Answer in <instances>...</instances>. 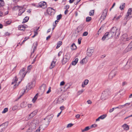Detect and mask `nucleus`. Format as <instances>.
Segmentation results:
<instances>
[{
  "label": "nucleus",
  "instance_id": "412c9836",
  "mask_svg": "<svg viewBox=\"0 0 132 132\" xmlns=\"http://www.w3.org/2000/svg\"><path fill=\"white\" fill-rule=\"evenodd\" d=\"M124 130H128L129 129V126L127 124L125 123L122 126Z\"/></svg>",
  "mask_w": 132,
  "mask_h": 132
},
{
  "label": "nucleus",
  "instance_id": "4468645a",
  "mask_svg": "<svg viewBox=\"0 0 132 132\" xmlns=\"http://www.w3.org/2000/svg\"><path fill=\"white\" fill-rule=\"evenodd\" d=\"M110 37L111 36L110 35V33L107 32L104 34L102 38V40H104L106 39H108L110 38Z\"/></svg>",
  "mask_w": 132,
  "mask_h": 132
},
{
  "label": "nucleus",
  "instance_id": "79ce46f5",
  "mask_svg": "<svg viewBox=\"0 0 132 132\" xmlns=\"http://www.w3.org/2000/svg\"><path fill=\"white\" fill-rule=\"evenodd\" d=\"M62 17V15L61 14L58 15L57 16L56 18L57 20H59L61 19Z\"/></svg>",
  "mask_w": 132,
  "mask_h": 132
},
{
  "label": "nucleus",
  "instance_id": "e433bc0d",
  "mask_svg": "<svg viewBox=\"0 0 132 132\" xmlns=\"http://www.w3.org/2000/svg\"><path fill=\"white\" fill-rule=\"evenodd\" d=\"M125 3H123L121 6L120 7V8L121 10H123L125 6Z\"/></svg>",
  "mask_w": 132,
  "mask_h": 132
},
{
  "label": "nucleus",
  "instance_id": "4be33fe9",
  "mask_svg": "<svg viewBox=\"0 0 132 132\" xmlns=\"http://www.w3.org/2000/svg\"><path fill=\"white\" fill-rule=\"evenodd\" d=\"M55 64L56 62H55L54 61H52L50 67V69H51L53 68L55 66Z\"/></svg>",
  "mask_w": 132,
  "mask_h": 132
},
{
  "label": "nucleus",
  "instance_id": "8fccbe9b",
  "mask_svg": "<svg viewBox=\"0 0 132 132\" xmlns=\"http://www.w3.org/2000/svg\"><path fill=\"white\" fill-rule=\"evenodd\" d=\"M11 21H8L6 22V25L9 24L11 23Z\"/></svg>",
  "mask_w": 132,
  "mask_h": 132
},
{
  "label": "nucleus",
  "instance_id": "0e129e2a",
  "mask_svg": "<svg viewBox=\"0 0 132 132\" xmlns=\"http://www.w3.org/2000/svg\"><path fill=\"white\" fill-rule=\"evenodd\" d=\"M40 129L38 128L34 132H40Z\"/></svg>",
  "mask_w": 132,
  "mask_h": 132
},
{
  "label": "nucleus",
  "instance_id": "393cba45",
  "mask_svg": "<svg viewBox=\"0 0 132 132\" xmlns=\"http://www.w3.org/2000/svg\"><path fill=\"white\" fill-rule=\"evenodd\" d=\"M87 62V60L86 59V57L83 59L80 62V63L81 64L83 65L84 64L86 63Z\"/></svg>",
  "mask_w": 132,
  "mask_h": 132
},
{
  "label": "nucleus",
  "instance_id": "bf43d9fd",
  "mask_svg": "<svg viewBox=\"0 0 132 132\" xmlns=\"http://www.w3.org/2000/svg\"><path fill=\"white\" fill-rule=\"evenodd\" d=\"M32 65H29L28 67V70H30V69L32 68Z\"/></svg>",
  "mask_w": 132,
  "mask_h": 132
},
{
  "label": "nucleus",
  "instance_id": "aec40b11",
  "mask_svg": "<svg viewBox=\"0 0 132 132\" xmlns=\"http://www.w3.org/2000/svg\"><path fill=\"white\" fill-rule=\"evenodd\" d=\"M88 82V80H85L84 82L82 83L81 85L82 87L84 88L85 87V85H86Z\"/></svg>",
  "mask_w": 132,
  "mask_h": 132
},
{
  "label": "nucleus",
  "instance_id": "f257e3e1",
  "mask_svg": "<svg viewBox=\"0 0 132 132\" xmlns=\"http://www.w3.org/2000/svg\"><path fill=\"white\" fill-rule=\"evenodd\" d=\"M38 121L37 119L29 121L28 123L29 128L26 132H32L38 126Z\"/></svg>",
  "mask_w": 132,
  "mask_h": 132
},
{
  "label": "nucleus",
  "instance_id": "a878e982",
  "mask_svg": "<svg viewBox=\"0 0 132 132\" xmlns=\"http://www.w3.org/2000/svg\"><path fill=\"white\" fill-rule=\"evenodd\" d=\"M25 28V27L23 25H20L19 26L18 29L19 30H24Z\"/></svg>",
  "mask_w": 132,
  "mask_h": 132
},
{
  "label": "nucleus",
  "instance_id": "cd10ccee",
  "mask_svg": "<svg viewBox=\"0 0 132 132\" xmlns=\"http://www.w3.org/2000/svg\"><path fill=\"white\" fill-rule=\"evenodd\" d=\"M71 49L72 50H74L76 49L77 47L75 44L73 43L71 46Z\"/></svg>",
  "mask_w": 132,
  "mask_h": 132
},
{
  "label": "nucleus",
  "instance_id": "7ed1b4c3",
  "mask_svg": "<svg viewBox=\"0 0 132 132\" xmlns=\"http://www.w3.org/2000/svg\"><path fill=\"white\" fill-rule=\"evenodd\" d=\"M110 90L107 89L103 92L102 93L101 99L102 100H104L107 98L110 94Z\"/></svg>",
  "mask_w": 132,
  "mask_h": 132
},
{
  "label": "nucleus",
  "instance_id": "6ab92c4d",
  "mask_svg": "<svg viewBox=\"0 0 132 132\" xmlns=\"http://www.w3.org/2000/svg\"><path fill=\"white\" fill-rule=\"evenodd\" d=\"M46 87V85L45 84H43L42 85L40 88L41 92L43 93L45 91Z\"/></svg>",
  "mask_w": 132,
  "mask_h": 132
},
{
  "label": "nucleus",
  "instance_id": "473e14b6",
  "mask_svg": "<svg viewBox=\"0 0 132 132\" xmlns=\"http://www.w3.org/2000/svg\"><path fill=\"white\" fill-rule=\"evenodd\" d=\"M54 10L53 9H52V8L51 7H49L48 8L47 10V13H48V14H50V13H51V11L52 10Z\"/></svg>",
  "mask_w": 132,
  "mask_h": 132
},
{
  "label": "nucleus",
  "instance_id": "3c124183",
  "mask_svg": "<svg viewBox=\"0 0 132 132\" xmlns=\"http://www.w3.org/2000/svg\"><path fill=\"white\" fill-rule=\"evenodd\" d=\"M88 32L86 31L83 33V35L84 36H86L87 35H88Z\"/></svg>",
  "mask_w": 132,
  "mask_h": 132
},
{
  "label": "nucleus",
  "instance_id": "de8ad7c7",
  "mask_svg": "<svg viewBox=\"0 0 132 132\" xmlns=\"http://www.w3.org/2000/svg\"><path fill=\"white\" fill-rule=\"evenodd\" d=\"M18 108V106H14L12 108V110L13 111L15 110Z\"/></svg>",
  "mask_w": 132,
  "mask_h": 132
},
{
  "label": "nucleus",
  "instance_id": "bb28decb",
  "mask_svg": "<svg viewBox=\"0 0 132 132\" xmlns=\"http://www.w3.org/2000/svg\"><path fill=\"white\" fill-rule=\"evenodd\" d=\"M127 35L126 34L122 36L123 37V40L125 41H128L129 39V38L127 37Z\"/></svg>",
  "mask_w": 132,
  "mask_h": 132
},
{
  "label": "nucleus",
  "instance_id": "a18cd8bd",
  "mask_svg": "<svg viewBox=\"0 0 132 132\" xmlns=\"http://www.w3.org/2000/svg\"><path fill=\"white\" fill-rule=\"evenodd\" d=\"M28 38H28V37H25V38H24V40L20 44V45H22V44L23 43H24L26 41Z\"/></svg>",
  "mask_w": 132,
  "mask_h": 132
},
{
  "label": "nucleus",
  "instance_id": "6e6552de",
  "mask_svg": "<svg viewBox=\"0 0 132 132\" xmlns=\"http://www.w3.org/2000/svg\"><path fill=\"white\" fill-rule=\"evenodd\" d=\"M35 84V81L33 80L31 82L29 83L27 86L26 89L29 90L34 86Z\"/></svg>",
  "mask_w": 132,
  "mask_h": 132
},
{
  "label": "nucleus",
  "instance_id": "2eb2a0df",
  "mask_svg": "<svg viewBox=\"0 0 132 132\" xmlns=\"http://www.w3.org/2000/svg\"><path fill=\"white\" fill-rule=\"evenodd\" d=\"M37 110H35L31 113L29 114V117H28L29 119H30L32 118L35 115H36L37 112Z\"/></svg>",
  "mask_w": 132,
  "mask_h": 132
},
{
  "label": "nucleus",
  "instance_id": "49530a36",
  "mask_svg": "<svg viewBox=\"0 0 132 132\" xmlns=\"http://www.w3.org/2000/svg\"><path fill=\"white\" fill-rule=\"evenodd\" d=\"M24 103L23 102L20 105V106L22 108H24L26 106V105H24Z\"/></svg>",
  "mask_w": 132,
  "mask_h": 132
},
{
  "label": "nucleus",
  "instance_id": "ddd939ff",
  "mask_svg": "<svg viewBox=\"0 0 132 132\" xmlns=\"http://www.w3.org/2000/svg\"><path fill=\"white\" fill-rule=\"evenodd\" d=\"M39 6L43 9H45L47 7L46 3L45 2H42L39 3Z\"/></svg>",
  "mask_w": 132,
  "mask_h": 132
},
{
  "label": "nucleus",
  "instance_id": "052dcab7",
  "mask_svg": "<svg viewBox=\"0 0 132 132\" xmlns=\"http://www.w3.org/2000/svg\"><path fill=\"white\" fill-rule=\"evenodd\" d=\"M34 34L36 36L38 34V33L37 32V31L34 30Z\"/></svg>",
  "mask_w": 132,
  "mask_h": 132
},
{
  "label": "nucleus",
  "instance_id": "b1692460",
  "mask_svg": "<svg viewBox=\"0 0 132 132\" xmlns=\"http://www.w3.org/2000/svg\"><path fill=\"white\" fill-rule=\"evenodd\" d=\"M63 99L61 97H59L57 100V102L58 103H61L63 101Z\"/></svg>",
  "mask_w": 132,
  "mask_h": 132
},
{
  "label": "nucleus",
  "instance_id": "c9c22d12",
  "mask_svg": "<svg viewBox=\"0 0 132 132\" xmlns=\"http://www.w3.org/2000/svg\"><path fill=\"white\" fill-rule=\"evenodd\" d=\"M84 89H82L81 90H79L77 94L78 95H79L82 94L84 91Z\"/></svg>",
  "mask_w": 132,
  "mask_h": 132
},
{
  "label": "nucleus",
  "instance_id": "9b49d317",
  "mask_svg": "<svg viewBox=\"0 0 132 132\" xmlns=\"http://www.w3.org/2000/svg\"><path fill=\"white\" fill-rule=\"evenodd\" d=\"M108 11V9H105L103 10L101 17V19L104 20L105 19L107 15Z\"/></svg>",
  "mask_w": 132,
  "mask_h": 132
},
{
  "label": "nucleus",
  "instance_id": "680f3d73",
  "mask_svg": "<svg viewBox=\"0 0 132 132\" xmlns=\"http://www.w3.org/2000/svg\"><path fill=\"white\" fill-rule=\"evenodd\" d=\"M81 39L80 38H79L78 39V43L79 44H81Z\"/></svg>",
  "mask_w": 132,
  "mask_h": 132
},
{
  "label": "nucleus",
  "instance_id": "2f4dec72",
  "mask_svg": "<svg viewBox=\"0 0 132 132\" xmlns=\"http://www.w3.org/2000/svg\"><path fill=\"white\" fill-rule=\"evenodd\" d=\"M4 3L3 0H0V7L4 5Z\"/></svg>",
  "mask_w": 132,
  "mask_h": 132
},
{
  "label": "nucleus",
  "instance_id": "39448f33",
  "mask_svg": "<svg viewBox=\"0 0 132 132\" xmlns=\"http://www.w3.org/2000/svg\"><path fill=\"white\" fill-rule=\"evenodd\" d=\"M117 71L114 70L112 71L109 74L108 79L110 80H111L116 75Z\"/></svg>",
  "mask_w": 132,
  "mask_h": 132
},
{
  "label": "nucleus",
  "instance_id": "4c0bfd02",
  "mask_svg": "<svg viewBox=\"0 0 132 132\" xmlns=\"http://www.w3.org/2000/svg\"><path fill=\"white\" fill-rule=\"evenodd\" d=\"M106 116V114H103L100 116L99 117L100 119H103L105 118Z\"/></svg>",
  "mask_w": 132,
  "mask_h": 132
},
{
  "label": "nucleus",
  "instance_id": "c756f323",
  "mask_svg": "<svg viewBox=\"0 0 132 132\" xmlns=\"http://www.w3.org/2000/svg\"><path fill=\"white\" fill-rule=\"evenodd\" d=\"M78 58H76L75 61H72V65H75L77 63L78 61Z\"/></svg>",
  "mask_w": 132,
  "mask_h": 132
},
{
  "label": "nucleus",
  "instance_id": "a19ab883",
  "mask_svg": "<svg viewBox=\"0 0 132 132\" xmlns=\"http://www.w3.org/2000/svg\"><path fill=\"white\" fill-rule=\"evenodd\" d=\"M73 125V124L72 123H70L68 124L67 126V128H69L71 127Z\"/></svg>",
  "mask_w": 132,
  "mask_h": 132
},
{
  "label": "nucleus",
  "instance_id": "603ef678",
  "mask_svg": "<svg viewBox=\"0 0 132 132\" xmlns=\"http://www.w3.org/2000/svg\"><path fill=\"white\" fill-rule=\"evenodd\" d=\"M97 125L95 124H94L93 125H92L91 126V127L92 128L93 127H95L97 126Z\"/></svg>",
  "mask_w": 132,
  "mask_h": 132
},
{
  "label": "nucleus",
  "instance_id": "09e8293b",
  "mask_svg": "<svg viewBox=\"0 0 132 132\" xmlns=\"http://www.w3.org/2000/svg\"><path fill=\"white\" fill-rule=\"evenodd\" d=\"M37 45V43H36V46L34 47V48H33V51L31 53V56L32 53H34L35 50H36V49Z\"/></svg>",
  "mask_w": 132,
  "mask_h": 132
},
{
  "label": "nucleus",
  "instance_id": "72a5a7b5",
  "mask_svg": "<svg viewBox=\"0 0 132 132\" xmlns=\"http://www.w3.org/2000/svg\"><path fill=\"white\" fill-rule=\"evenodd\" d=\"M62 42L61 41H59L57 43V46L56 47V48H58L62 44Z\"/></svg>",
  "mask_w": 132,
  "mask_h": 132
},
{
  "label": "nucleus",
  "instance_id": "f8f14e48",
  "mask_svg": "<svg viewBox=\"0 0 132 132\" xmlns=\"http://www.w3.org/2000/svg\"><path fill=\"white\" fill-rule=\"evenodd\" d=\"M18 80V79L16 78V77H15V79H13V81L12 82V84H14V85L13 86V88H15L20 83V81H19V82L18 83L16 84V82Z\"/></svg>",
  "mask_w": 132,
  "mask_h": 132
},
{
  "label": "nucleus",
  "instance_id": "58836bf2",
  "mask_svg": "<svg viewBox=\"0 0 132 132\" xmlns=\"http://www.w3.org/2000/svg\"><path fill=\"white\" fill-rule=\"evenodd\" d=\"M92 19V18L88 16L86 17V22H89Z\"/></svg>",
  "mask_w": 132,
  "mask_h": 132
},
{
  "label": "nucleus",
  "instance_id": "774afa93",
  "mask_svg": "<svg viewBox=\"0 0 132 132\" xmlns=\"http://www.w3.org/2000/svg\"><path fill=\"white\" fill-rule=\"evenodd\" d=\"M51 37V36L50 35L48 36L46 38V39L47 40H48L49 39H50Z\"/></svg>",
  "mask_w": 132,
  "mask_h": 132
},
{
  "label": "nucleus",
  "instance_id": "13d9d810",
  "mask_svg": "<svg viewBox=\"0 0 132 132\" xmlns=\"http://www.w3.org/2000/svg\"><path fill=\"white\" fill-rule=\"evenodd\" d=\"M87 103L88 104H90L92 103V101L89 100H88L87 101Z\"/></svg>",
  "mask_w": 132,
  "mask_h": 132
},
{
  "label": "nucleus",
  "instance_id": "4d7b16f0",
  "mask_svg": "<svg viewBox=\"0 0 132 132\" xmlns=\"http://www.w3.org/2000/svg\"><path fill=\"white\" fill-rule=\"evenodd\" d=\"M114 108H113L112 109H110L109 110V112L110 113H111V112H112L114 111Z\"/></svg>",
  "mask_w": 132,
  "mask_h": 132
},
{
  "label": "nucleus",
  "instance_id": "6e6d98bb",
  "mask_svg": "<svg viewBox=\"0 0 132 132\" xmlns=\"http://www.w3.org/2000/svg\"><path fill=\"white\" fill-rule=\"evenodd\" d=\"M64 84H65V82L64 81H62L60 82V86H63Z\"/></svg>",
  "mask_w": 132,
  "mask_h": 132
},
{
  "label": "nucleus",
  "instance_id": "c85d7f7f",
  "mask_svg": "<svg viewBox=\"0 0 132 132\" xmlns=\"http://www.w3.org/2000/svg\"><path fill=\"white\" fill-rule=\"evenodd\" d=\"M38 96V94H37L33 99L32 101L33 103H35L37 98Z\"/></svg>",
  "mask_w": 132,
  "mask_h": 132
},
{
  "label": "nucleus",
  "instance_id": "1a4fd4ad",
  "mask_svg": "<svg viewBox=\"0 0 132 132\" xmlns=\"http://www.w3.org/2000/svg\"><path fill=\"white\" fill-rule=\"evenodd\" d=\"M15 9H17L19 10V13L18 15H21L25 11V9L23 7H19L18 6H15Z\"/></svg>",
  "mask_w": 132,
  "mask_h": 132
},
{
  "label": "nucleus",
  "instance_id": "f3484780",
  "mask_svg": "<svg viewBox=\"0 0 132 132\" xmlns=\"http://www.w3.org/2000/svg\"><path fill=\"white\" fill-rule=\"evenodd\" d=\"M94 52V50L93 49H91L90 48H88L87 50V55L89 56H90L92 55V54Z\"/></svg>",
  "mask_w": 132,
  "mask_h": 132
},
{
  "label": "nucleus",
  "instance_id": "864d4df0",
  "mask_svg": "<svg viewBox=\"0 0 132 132\" xmlns=\"http://www.w3.org/2000/svg\"><path fill=\"white\" fill-rule=\"evenodd\" d=\"M60 109L61 110V111H62V110H64V106H61L60 107Z\"/></svg>",
  "mask_w": 132,
  "mask_h": 132
},
{
  "label": "nucleus",
  "instance_id": "5fc2aeb1",
  "mask_svg": "<svg viewBox=\"0 0 132 132\" xmlns=\"http://www.w3.org/2000/svg\"><path fill=\"white\" fill-rule=\"evenodd\" d=\"M39 27H36L35 28V29H34V30L36 31H37L39 29Z\"/></svg>",
  "mask_w": 132,
  "mask_h": 132
},
{
  "label": "nucleus",
  "instance_id": "423d86ee",
  "mask_svg": "<svg viewBox=\"0 0 132 132\" xmlns=\"http://www.w3.org/2000/svg\"><path fill=\"white\" fill-rule=\"evenodd\" d=\"M54 116V115L53 114H51L50 115L47 116L44 119V120H48L46 123V126H47L49 124V122L51 121L53 117Z\"/></svg>",
  "mask_w": 132,
  "mask_h": 132
},
{
  "label": "nucleus",
  "instance_id": "e2e57ef3",
  "mask_svg": "<svg viewBox=\"0 0 132 132\" xmlns=\"http://www.w3.org/2000/svg\"><path fill=\"white\" fill-rule=\"evenodd\" d=\"M80 116L79 114H77L76 116L75 117L77 118H80Z\"/></svg>",
  "mask_w": 132,
  "mask_h": 132
},
{
  "label": "nucleus",
  "instance_id": "9d476101",
  "mask_svg": "<svg viewBox=\"0 0 132 132\" xmlns=\"http://www.w3.org/2000/svg\"><path fill=\"white\" fill-rule=\"evenodd\" d=\"M132 11L131 8H130L129 9L126 16L125 18V19L127 20H129L130 19L131 17V12Z\"/></svg>",
  "mask_w": 132,
  "mask_h": 132
},
{
  "label": "nucleus",
  "instance_id": "f704fd0d",
  "mask_svg": "<svg viewBox=\"0 0 132 132\" xmlns=\"http://www.w3.org/2000/svg\"><path fill=\"white\" fill-rule=\"evenodd\" d=\"M29 18L28 17H26L23 19V23H25L27 22Z\"/></svg>",
  "mask_w": 132,
  "mask_h": 132
},
{
  "label": "nucleus",
  "instance_id": "c03bdc74",
  "mask_svg": "<svg viewBox=\"0 0 132 132\" xmlns=\"http://www.w3.org/2000/svg\"><path fill=\"white\" fill-rule=\"evenodd\" d=\"M130 65V67L131 66H132V62H130L128 61L127 63V65H126V66H127V65Z\"/></svg>",
  "mask_w": 132,
  "mask_h": 132
},
{
  "label": "nucleus",
  "instance_id": "dca6fc26",
  "mask_svg": "<svg viewBox=\"0 0 132 132\" xmlns=\"http://www.w3.org/2000/svg\"><path fill=\"white\" fill-rule=\"evenodd\" d=\"M132 50V41L129 44L125 50V52H127Z\"/></svg>",
  "mask_w": 132,
  "mask_h": 132
},
{
  "label": "nucleus",
  "instance_id": "20e7f679",
  "mask_svg": "<svg viewBox=\"0 0 132 132\" xmlns=\"http://www.w3.org/2000/svg\"><path fill=\"white\" fill-rule=\"evenodd\" d=\"M70 55L69 53H67L65 55L62 60V62L63 64H64L69 60L70 57Z\"/></svg>",
  "mask_w": 132,
  "mask_h": 132
},
{
  "label": "nucleus",
  "instance_id": "0eeeda50",
  "mask_svg": "<svg viewBox=\"0 0 132 132\" xmlns=\"http://www.w3.org/2000/svg\"><path fill=\"white\" fill-rule=\"evenodd\" d=\"M25 70V69L23 68L20 71L18 75V77L19 78L23 79L24 77L26 74V73H25L24 72Z\"/></svg>",
  "mask_w": 132,
  "mask_h": 132
},
{
  "label": "nucleus",
  "instance_id": "69168bd1",
  "mask_svg": "<svg viewBox=\"0 0 132 132\" xmlns=\"http://www.w3.org/2000/svg\"><path fill=\"white\" fill-rule=\"evenodd\" d=\"M36 57L37 56H36L35 58L33 60V61L32 63V64H33L34 63V62H35V61H36Z\"/></svg>",
  "mask_w": 132,
  "mask_h": 132
},
{
  "label": "nucleus",
  "instance_id": "f03ea898",
  "mask_svg": "<svg viewBox=\"0 0 132 132\" xmlns=\"http://www.w3.org/2000/svg\"><path fill=\"white\" fill-rule=\"evenodd\" d=\"M110 34L112 35L111 36V37L112 36H116L118 37L120 34V33L119 30L116 27H113L111 29V31L109 32Z\"/></svg>",
  "mask_w": 132,
  "mask_h": 132
},
{
  "label": "nucleus",
  "instance_id": "7c9ffc66",
  "mask_svg": "<svg viewBox=\"0 0 132 132\" xmlns=\"http://www.w3.org/2000/svg\"><path fill=\"white\" fill-rule=\"evenodd\" d=\"M90 129L89 127V126H87L84 129H81V131L82 132H84L89 130Z\"/></svg>",
  "mask_w": 132,
  "mask_h": 132
},
{
  "label": "nucleus",
  "instance_id": "ea45409f",
  "mask_svg": "<svg viewBox=\"0 0 132 132\" xmlns=\"http://www.w3.org/2000/svg\"><path fill=\"white\" fill-rule=\"evenodd\" d=\"M94 10H91L89 13V15L90 16L93 15L94 14Z\"/></svg>",
  "mask_w": 132,
  "mask_h": 132
},
{
  "label": "nucleus",
  "instance_id": "37998d69",
  "mask_svg": "<svg viewBox=\"0 0 132 132\" xmlns=\"http://www.w3.org/2000/svg\"><path fill=\"white\" fill-rule=\"evenodd\" d=\"M8 110V109L7 108H5L4 109L3 111L2 112V113H4L7 112Z\"/></svg>",
  "mask_w": 132,
  "mask_h": 132
},
{
  "label": "nucleus",
  "instance_id": "338daca9",
  "mask_svg": "<svg viewBox=\"0 0 132 132\" xmlns=\"http://www.w3.org/2000/svg\"><path fill=\"white\" fill-rule=\"evenodd\" d=\"M62 53V51H60L58 54V55L59 56H60L61 54Z\"/></svg>",
  "mask_w": 132,
  "mask_h": 132
},
{
  "label": "nucleus",
  "instance_id": "5701e85b",
  "mask_svg": "<svg viewBox=\"0 0 132 132\" xmlns=\"http://www.w3.org/2000/svg\"><path fill=\"white\" fill-rule=\"evenodd\" d=\"M46 122H45L44 125H41L39 127V129L40 128L43 130H44L46 127L47 126L46 125Z\"/></svg>",
  "mask_w": 132,
  "mask_h": 132
},
{
  "label": "nucleus",
  "instance_id": "a211bd4d",
  "mask_svg": "<svg viewBox=\"0 0 132 132\" xmlns=\"http://www.w3.org/2000/svg\"><path fill=\"white\" fill-rule=\"evenodd\" d=\"M8 122H6L0 126V127L3 130H4L8 126Z\"/></svg>",
  "mask_w": 132,
  "mask_h": 132
}]
</instances>
